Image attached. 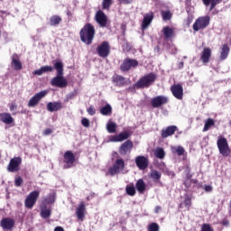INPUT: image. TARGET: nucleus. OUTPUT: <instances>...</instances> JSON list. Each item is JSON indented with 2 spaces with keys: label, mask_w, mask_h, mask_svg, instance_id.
<instances>
[{
  "label": "nucleus",
  "mask_w": 231,
  "mask_h": 231,
  "mask_svg": "<svg viewBox=\"0 0 231 231\" xmlns=\"http://www.w3.org/2000/svg\"><path fill=\"white\" fill-rule=\"evenodd\" d=\"M54 68L57 70V76L54 77L51 84L56 88H66L68 86V79L64 78V64L62 61H57L54 64Z\"/></svg>",
  "instance_id": "1"
},
{
  "label": "nucleus",
  "mask_w": 231,
  "mask_h": 231,
  "mask_svg": "<svg viewBox=\"0 0 231 231\" xmlns=\"http://www.w3.org/2000/svg\"><path fill=\"white\" fill-rule=\"evenodd\" d=\"M80 39L85 44H91L95 39V27L90 23L86 24L79 32Z\"/></svg>",
  "instance_id": "2"
},
{
  "label": "nucleus",
  "mask_w": 231,
  "mask_h": 231,
  "mask_svg": "<svg viewBox=\"0 0 231 231\" xmlns=\"http://www.w3.org/2000/svg\"><path fill=\"white\" fill-rule=\"evenodd\" d=\"M156 74L149 73L141 78L136 83L135 88L138 89H142L143 88H149V86H152L154 84V80H156Z\"/></svg>",
  "instance_id": "3"
},
{
  "label": "nucleus",
  "mask_w": 231,
  "mask_h": 231,
  "mask_svg": "<svg viewBox=\"0 0 231 231\" xmlns=\"http://www.w3.org/2000/svg\"><path fill=\"white\" fill-rule=\"evenodd\" d=\"M217 146L219 153L224 157L230 156V146H228V141L225 137H218L217 141Z\"/></svg>",
  "instance_id": "4"
},
{
  "label": "nucleus",
  "mask_w": 231,
  "mask_h": 231,
  "mask_svg": "<svg viewBox=\"0 0 231 231\" xmlns=\"http://www.w3.org/2000/svg\"><path fill=\"white\" fill-rule=\"evenodd\" d=\"M124 169H125V162H124V159H117L113 166L109 168L107 174L116 176V174H120Z\"/></svg>",
  "instance_id": "5"
},
{
  "label": "nucleus",
  "mask_w": 231,
  "mask_h": 231,
  "mask_svg": "<svg viewBox=\"0 0 231 231\" xmlns=\"http://www.w3.org/2000/svg\"><path fill=\"white\" fill-rule=\"evenodd\" d=\"M210 24V16H201L198 18L193 23L194 32H199V30H205L207 26Z\"/></svg>",
  "instance_id": "6"
},
{
  "label": "nucleus",
  "mask_w": 231,
  "mask_h": 231,
  "mask_svg": "<svg viewBox=\"0 0 231 231\" xmlns=\"http://www.w3.org/2000/svg\"><path fill=\"white\" fill-rule=\"evenodd\" d=\"M40 192L37 190H34L31 192L25 199L24 205L26 208H33V206L35 203H37V199H39Z\"/></svg>",
  "instance_id": "7"
},
{
  "label": "nucleus",
  "mask_w": 231,
  "mask_h": 231,
  "mask_svg": "<svg viewBox=\"0 0 231 231\" xmlns=\"http://www.w3.org/2000/svg\"><path fill=\"white\" fill-rule=\"evenodd\" d=\"M23 163V159L21 157H14L10 160L9 164L7 165L8 172H17L20 171V165Z\"/></svg>",
  "instance_id": "8"
},
{
  "label": "nucleus",
  "mask_w": 231,
  "mask_h": 231,
  "mask_svg": "<svg viewBox=\"0 0 231 231\" xmlns=\"http://www.w3.org/2000/svg\"><path fill=\"white\" fill-rule=\"evenodd\" d=\"M48 95V91L43 90L37 94H35L28 102V107H35L39 102H41L42 98H44V97Z\"/></svg>",
  "instance_id": "9"
},
{
  "label": "nucleus",
  "mask_w": 231,
  "mask_h": 231,
  "mask_svg": "<svg viewBox=\"0 0 231 231\" xmlns=\"http://www.w3.org/2000/svg\"><path fill=\"white\" fill-rule=\"evenodd\" d=\"M169 102V97L165 96H157L151 100V105L154 108L162 107V106H164V104H167Z\"/></svg>",
  "instance_id": "10"
},
{
  "label": "nucleus",
  "mask_w": 231,
  "mask_h": 231,
  "mask_svg": "<svg viewBox=\"0 0 231 231\" xmlns=\"http://www.w3.org/2000/svg\"><path fill=\"white\" fill-rule=\"evenodd\" d=\"M111 50V47H109V42H103L98 47H97V54L99 57H102L103 59H106L109 55V51Z\"/></svg>",
  "instance_id": "11"
},
{
  "label": "nucleus",
  "mask_w": 231,
  "mask_h": 231,
  "mask_svg": "<svg viewBox=\"0 0 231 231\" xmlns=\"http://www.w3.org/2000/svg\"><path fill=\"white\" fill-rule=\"evenodd\" d=\"M138 67V60L133 59H125L121 64V70L129 71L132 68Z\"/></svg>",
  "instance_id": "12"
},
{
  "label": "nucleus",
  "mask_w": 231,
  "mask_h": 231,
  "mask_svg": "<svg viewBox=\"0 0 231 231\" xmlns=\"http://www.w3.org/2000/svg\"><path fill=\"white\" fill-rule=\"evenodd\" d=\"M65 169H70L73 167V163H75V155L71 152V151H68L64 153V160Z\"/></svg>",
  "instance_id": "13"
},
{
  "label": "nucleus",
  "mask_w": 231,
  "mask_h": 231,
  "mask_svg": "<svg viewBox=\"0 0 231 231\" xmlns=\"http://www.w3.org/2000/svg\"><path fill=\"white\" fill-rule=\"evenodd\" d=\"M96 22L101 28H106L107 26V16L104 12L102 11H97L96 14Z\"/></svg>",
  "instance_id": "14"
},
{
  "label": "nucleus",
  "mask_w": 231,
  "mask_h": 231,
  "mask_svg": "<svg viewBox=\"0 0 231 231\" xmlns=\"http://www.w3.org/2000/svg\"><path fill=\"white\" fill-rule=\"evenodd\" d=\"M135 163L140 171H145L149 167V159L145 156L139 155L135 158Z\"/></svg>",
  "instance_id": "15"
},
{
  "label": "nucleus",
  "mask_w": 231,
  "mask_h": 231,
  "mask_svg": "<svg viewBox=\"0 0 231 231\" xmlns=\"http://www.w3.org/2000/svg\"><path fill=\"white\" fill-rule=\"evenodd\" d=\"M0 226L4 230H12L15 226V221L10 217H5L1 220Z\"/></svg>",
  "instance_id": "16"
},
{
  "label": "nucleus",
  "mask_w": 231,
  "mask_h": 231,
  "mask_svg": "<svg viewBox=\"0 0 231 231\" xmlns=\"http://www.w3.org/2000/svg\"><path fill=\"white\" fill-rule=\"evenodd\" d=\"M133 149V142L131 140L125 141L119 148V152L122 156H125L127 152H131Z\"/></svg>",
  "instance_id": "17"
},
{
  "label": "nucleus",
  "mask_w": 231,
  "mask_h": 231,
  "mask_svg": "<svg viewBox=\"0 0 231 231\" xmlns=\"http://www.w3.org/2000/svg\"><path fill=\"white\" fill-rule=\"evenodd\" d=\"M171 93L175 98L181 100L183 98V87L181 85H173L171 88Z\"/></svg>",
  "instance_id": "18"
},
{
  "label": "nucleus",
  "mask_w": 231,
  "mask_h": 231,
  "mask_svg": "<svg viewBox=\"0 0 231 231\" xmlns=\"http://www.w3.org/2000/svg\"><path fill=\"white\" fill-rule=\"evenodd\" d=\"M178 131V126L171 125L162 130V137L169 138V136H172Z\"/></svg>",
  "instance_id": "19"
},
{
  "label": "nucleus",
  "mask_w": 231,
  "mask_h": 231,
  "mask_svg": "<svg viewBox=\"0 0 231 231\" xmlns=\"http://www.w3.org/2000/svg\"><path fill=\"white\" fill-rule=\"evenodd\" d=\"M76 216L79 221H84V217H86V204L84 202H81L77 208Z\"/></svg>",
  "instance_id": "20"
},
{
  "label": "nucleus",
  "mask_w": 231,
  "mask_h": 231,
  "mask_svg": "<svg viewBox=\"0 0 231 231\" xmlns=\"http://www.w3.org/2000/svg\"><path fill=\"white\" fill-rule=\"evenodd\" d=\"M154 19V14L152 12H150L146 14L143 17L142 28L143 30H147L149 27V24L152 23V20Z\"/></svg>",
  "instance_id": "21"
},
{
  "label": "nucleus",
  "mask_w": 231,
  "mask_h": 231,
  "mask_svg": "<svg viewBox=\"0 0 231 231\" xmlns=\"http://www.w3.org/2000/svg\"><path fill=\"white\" fill-rule=\"evenodd\" d=\"M0 121L6 125H12V124L14 122V119L12 117L10 113H2L0 114Z\"/></svg>",
  "instance_id": "22"
},
{
  "label": "nucleus",
  "mask_w": 231,
  "mask_h": 231,
  "mask_svg": "<svg viewBox=\"0 0 231 231\" xmlns=\"http://www.w3.org/2000/svg\"><path fill=\"white\" fill-rule=\"evenodd\" d=\"M212 56V50L210 48H204L203 51L201 52L200 60L204 64H207L208 60H210V57Z\"/></svg>",
  "instance_id": "23"
},
{
  "label": "nucleus",
  "mask_w": 231,
  "mask_h": 231,
  "mask_svg": "<svg viewBox=\"0 0 231 231\" xmlns=\"http://www.w3.org/2000/svg\"><path fill=\"white\" fill-rule=\"evenodd\" d=\"M129 138V133L123 132L117 135H114L110 138V142H124V140H127Z\"/></svg>",
  "instance_id": "24"
},
{
  "label": "nucleus",
  "mask_w": 231,
  "mask_h": 231,
  "mask_svg": "<svg viewBox=\"0 0 231 231\" xmlns=\"http://www.w3.org/2000/svg\"><path fill=\"white\" fill-rule=\"evenodd\" d=\"M47 109L51 113H53V111H59L62 109V104L59 102H50L47 104Z\"/></svg>",
  "instance_id": "25"
},
{
  "label": "nucleus",
  "mask_w": 231,
  "mask_h": 231,
  "mask_svg": "<svg viewBox=\"0 0 231 231\" xmlns=\"http://www.w3.org/2000/svg\"><path fill=\"white\" fill-rule=\"evenodd\" d=\"M223 0H202V3L205 5V6H209V11L212 12L213 8H216L219 3H221Z\"/></svg>",
  "instance_id": "26"
},
{
  "label": "nucleus",
  "mask_w": 231,
  "mask_h": 231,
  "mask_svg": "<svg viewBox=\"0 0 231 231\" xmlns=\"http://www.w3.org/2000/svg\"><path fill=\"white\" fill-rule=\"evenodd\" d=\"M56 198L57 195L55 192H51L48 197L43 199V205H53V203H55Z\"/></svg>",
  "instance_id": "27"
},
{
  "label": "nucleus",
  "mask_w": 231,
  "mask_h": 231,
  "mask_svg": "<svg viewBox=\"0 0 231 231\" xmlns=\"http://www.w3.org/2000/svg\"><path fill=\"white\" fill-rule=\"evenodd\" d=\"M228 53H230V47H228V44H224L221 49L220 52V59L221 60H225L228 58Z\"/></svg>",
  "instance_id": "28"
},
{
  "label": "nucleus",
  "mask_w": 231,
  "mask_h": 231,
  "mask_svg": "<svg viewBox=\"0 0 231 231\" xmlns=\"http://www.w3.org/2000/svg\"><path fill=\"white\" fill-rule=\"evenodd\" d=\"M51 216V209L46 208V205L41 207V217L43 219H48Z\"/></svg>",
  "instance_id": "29"
},
{
  "label": "nucleus",
  "mask_w": 231,
  "mask_h": 231,
  "mask_svg": "<svg viewBox=\"0 0 231 231\" xmlns=\"http://www.w3.org/2000/svg\"><path fill=\"white\" fill-rule=\"evenodd\" d=\"M214 125H216V121H214V119L212 118H208L205 121L203 133H207V131H208V129H210L211 127H214Z\"/></svg>",
  "instance_id": "30"
},
{
  "label": "nucleus",
  "mask_w": 231,
  "mask_h": 231,
  "mask_svg": "<svg viewBox=\"0 0 231 231\" xmlns=\"http://www.w3.org/2000/svg\"><path fill=\"white\" fill-rule=\"evenodd\" d=\"M145 182L143 180H138L136 184H135V189L140 192V194H143L145 192Z\"/></svg>",
  "instance_id": "31"
},
{
  "label": "nucleus",
  "mask_w": 231,
  "mask_h": 231,
  "mask_svg": "<svg viewBox=\"0 0 231 231\" xmlns=\"http://www.w3.org/2000/svg\"><path fill=\"white\" fill-rule=\"evenodd\" d=\"M162 33L166 39H171L174 35V30L169 26L163 27Z\"/></svg>",
  "instance_id": "32"
},
{
  "label": "nucleus",
  "mask_w": 231,
  "mask_h": 231,
  "mask_svg": "<svg viewBox=\"0 0 231 231\" xmlns=\"http://www.w3.org/2000/svg\"><path fill=\"white\" fill-rule=\"evenodd\" d=\"M113 111V108L111 107V105L107 104L105 106L100 108V113L104 116H107V115H111V112Z\"/></svg>",
  "instance_id": "33"
},
{
  "label": "nucleus",
  "mask_w": 231,
  "mask_h": 231,
  "mask_svg": "<svg viewBox=\"0 0 231 231\" xmlns=\"http://www.w3.org/2000/svg\"><path fill=\"white\" fill-rule=\"evenodd\" d=\"M183 205H185L187 210H190V207L192 206V200L189 195H185L183 203L180 205V208H182Z\"/></svg>",
  "instance_id": "34"
},
{
  "label": "nucleus",
  "mask_w": 231,
  "mask_h": 231,
  "mask_svg": "<svg viewBox=\"0 0 231 231\" xmlns=\"http://www.w3.org/2000/svg\"><path fill=\"white\" fill-rule=\"evenodd\" d=\"M150 178H152L153 181H159V180L162 178V173L156 170H153L150 173Z\"/></svg>",
  "instance_id": "35"
},
{
  "label": "nucleus",
  "mask_w": 231,
  "mask_h": 231,
  "mask_svg": "<svg viewBox=\"0 0 231 231\" xmlns=\"http://www.w3.org/2000/svg\"><path fill=\"white\" fill-rule=\"evenodd\" d=\"M114 82L116 86H125V78L122 76H116L114 78Z\"/></svg>",
  "instance_id": "36"
},
{
  "label": "nucleus",
  "mask_w": 231,
  "mask_h": 231,
  "mask_svg": "<svg viewBox=\"0 0 231 231\" xmlns=\"http://www.w3.org/2000/svg\"><path fill=\"white\" fill-rule=\"evenodd\" d=\"M106 131L110 134L116 133V123L108 122L106 124Z\"/></svg>",
  "instance_id": "37"
},
{
  "label": "nucleus",
  "mask_w": 231,
  "mask_h": 231,
  "mask_svg": "<svg viewBox=\"0 0 231 231\" xmlns=\"http://www.w3.org/2000/svg\"><path fill=\"white\" fill-rule=\"evenodd\" d=\"M62 18H60L59 15H53L51 17V26H57V24H60Z\"/></svg>",
  "instance_id": "38"
},
{
  "label": "nucleus",
  "mask_w": 231,
  "mask_h": 231,
  "mask_svg": "<svg viewBox=\"0 0 231 231\" xmlns=\"http://www.w3.org/2000/svg\"><path fill=\"white\" fill-rule=\"evenodd\" d=\"M171 151L172 152L178 154V156H183L185 153V149L182 146L172 147Z\"/></svg>",
  "instance_id": "39"
},
{
  "label": "nucleus",
  "mask_w": 231,
  "mask_h": 231,
  "mask_svg": "<svg viewBox=\"0 0 231 231\" xmlns=\"http://www.w3.org/2000/svg\"><path fill=\"white\" fill-rule=\"evenodd\" d=\"M154 154L156 158H159V160H163V158H165V152L163 151V148L156 149Z\"/></svg>",
  "instance_id": "40"
},
{
  "label": "nucleus",
  "mask_w": 231,
  "mask_h": 231,
  "mask_svg": "<svg viewBox=\"0 0 231 231\" xmlns=\"http://www.w3.org/2000/svg\"><path fill=\"white\" fill-rule=\"evenodd\" d=\"M161 14L164 21H171V19H172V13H171L169 10L162 11Z\"/></svg>",
  "instance_id": "41"
},
{
  "label": "nucleus",
  "mask_w": 231,
  "mask_h": 231,
  "mask_svg": "<svg viewBox=\"0 0 231 231\" xmlns=\"http://www.w3.org/2000/svg\"><path fill=\"white\" fill-rule=\"evenodd\" d=\"M12 64L14 65V69L16 71H19V69H23V64L21 63V61L14 59V57H13V60H12Z\"/></svg>",
  "instance_id": "42"
},
{
  "label": "nucleus",
  "mask_w": 231,
  "mask_h": 231,
  "mask_svg": "<svg viewBox=\"0 0 231 231\" xmlns=\"http://www.w3.org/2000/svg\"><path fill=\"white\" fill-rule=\"evenodd\" d=\"M126 190V194H128V196H134V194H136V189H134V186H126L125 188Z\"/></svg>",
  "instance_id": "43"
},
{
  "label": "nucleus",
  "mask_w": 231,
  "mask_h": 231,
  "mask_svg": "<svg viewBox=\"0 0 231 231\" xmlns=\"http://www.w3.org/2000/svg\"><path fill=\"white\" fill-rule=\"evenodd\" d=\"M184 174L186 180H190V178H192V175L190 174V167H189V165L184 167Z\"/></svg>",
  "instance_id": "44"
},
{
  "label": "nucleus",
  "mask_w": 231,
  "mask_h": 231,
  "mask_svg": "<svg viewBox=\"0 0 231 231\" xmlns=\"http://www.w3.org/2000/svg\"><path fill=\"white\" fill-rule=\"evenodd\" d=\"M159 230H160V226L156 223H152L148 226V231H159Z\"/></svg>",
  "instance_id": "45"
},
{
  "label": "nucleus",
  "mask_w": 231,
  "mask_h": 231,
  "mask_svg": "<svg viewBox=\"0 0 231 231\" xmlns=\"http://www.w3.org/2000/svg\"><path fill=\"white\" fill-rule=\"evenodd\" d=\"M113 4V0H103V9L107 10L109 6Z\"/></svg>",
  "instance_id": "46"
},
{
  "label": "nucleus",
  "mask_w": 231,
  "mask_h": 231,
  "mask_svg": "<svg viewBox=\"0 0 231 231\" xmlns=\"http://www.w3.org/2000/svg\"><path fill=\"white\" fill-rule=\"evenodd\" d=\"M42 69L43 70V73H48V71H53V67L46 65L42 67Z\"/></svg>",
  "instance_id": "47"
},
{
  "label": "nucleus",
  "mask_w": 231,
  "mask_h": 231,
  "mask_svg": "<svg viewBox=\"0 0 231 231\" xmlns=\"http://www.w3.org/2000/svg\"><path fill=\"white\" fill-rule=\"evenodd\" d=\"M14 185L16 187H21V185H23V178L17 177L14 180Z\"/></svg>",
  "instance_id": "48"
},
{
  "label": "nucleus",
  "mask_w": 231,
  "mask_h": 231,
  "mask_svg": "<svg viewBox=\"0 0 231 231\" xmlns=\"http://www.w3.org/2000/svg\"><path fill=\"white\" fill-rule=\"evenodd\" d=\"M201 231H214V229L211 228L210 225L204 224L201 227Z\"/></svg>",
  "instance_id": "49"
},
{
  "label": "nucleus",
  "mask_w": 231,
  "mask_h": 231,
  "mask_svg": "<svg viewBox=\"0 0 231 231\" xmlns=\"http://www.w3.org/2000/svg\"><path fill=\"white\" fill-rule=\"evenodd\" d=\"M81 124L83 127H89V119L88 118H83L81 120Z\"/></svg>",
  "instance_id": "50"
},
{
  "label": "nucleus",
  "mask_w": 231,
  "mask_h": 231,
  "mask_svg": "<svg viewBox=\"0 0 231 231\" xmlns=\"http://www.w3.org/2000/svg\"><path fill=\"white\" fill-rule=\"evenodd\" d=\"M87 111H88V115H90L91 116H93V115H95V113H97V110L93 106L88 107Z\"/></svg>",
  "instance_id": "51"
},
{
  "label": "nucleus",
  "mask_w": 231,
  "mask_h": 231,
  "mask_svg": "<svg viewBox=\"0 0 231 231\" xmlns=\"http://www.w3.org/2000/svg\"><path fill=\"white\" fill-rule=\"evenodd\" d=\"M51 133H53V130H51V128H47L43 131V136H50Z\"/></svg>",
  "instance_id": "52"
},
{
  "label": "nucleus",
  "mask_w": 231,
  "mask_h": 231,
  "mask_svg": "<svg viewBox=\"0 0 231 231\" xmlns=\"http://www.w3.org/2000/svg\"><path fill=\"white\" fill-rule=\"evenodd\" d=\"M44 73V71L42 70V67L40 69L34 70L33 71V75H38L41 76Z\"/></svg>",
  "instance_id": "53"
},
{
  "label": "nucleus",
  "mask_w": 231,
  "mask_h": 231,
  "mask_svg": "<svg viewBox=\"0 0 231 231\" xmlns=\"http://www.w3.org/2000/svg\"><path fill=\"white\" fill-rule=\"evenodd\" d=\"M204 190H205L206 192H212V186H210V185H206V186L204 187Z\"/></svg>",
  "instance_id": "54"
},
{
  "label": "nucleus",
  "mask_w": 231,
  "mask_h": 231,
  "mask_svg": "<svg viewBox=\"0 0 231 231\" xmlns=\"http://www.w3.org/2000/svg\"><path fill=\"white\" fill-rule=\"evenodd\" d=\"M120 3H123V5H131L133 3V0H119Z\"/></svg>",
  "instance_id": "55"
},
{
  "label": "nucleus",
  "mask_w": 231,
  "mask_h": 231,
  "mask_svg": "<svg viewBox=\"0 0 231 231\" xmlns=\"http://www.w3.org/2000/svg\"><path fill=\"white\" fill-rule=\"evenodd\" d=\"M76 95V93H70L67 96V99L71 100L72 98H75Z\"/></svg>",
  "instance_id": "56"
},
{
  "label": "nucleus",
  "mask_w": 231,
  "mask_h": 231,
  "mask_svg": "<svg viewBox=\"0 0 231 231\" xmlns=\"http://www.w3.org/2000/svg\"><path fill=\"white\" fill-rule=\"evenodd\" d=\"M9 109L10 111H15V109H17V106L13 104L9 106Z\"/></svg>",
  "instance_id": "57"
},
{
  "label": "nucleus",
  "mask_w": 231,
  "mask_h": 231,
  "mask_svg": "<svg viewBox=\"0 0 231 231\" xmlns=\"http://www.w3.org/2000/svg\"><path fill=\"white\" fill-rule=\"evenodd\" d=\"M160 210H162V207L157 206L155 207V213L158 214L160 212Z\"/></svg>",
  "instance_id": "58"
},
{
  "label": "nucleus",
  "mask_w": 231,
  "mask_h": 231,
  "mask_svg": "<svg viewBox=\"0 0 231 231\" xmlns=\"http://www.w3.org/2000/svg\"><path fill=\"white\" fill-rule=\"evenodd\" d=\"M222 225H224V226H228V225H229L228 220H223Z\"/></svg>",
  "instance_id": "59"
},
{
  "label": "nucleus",
  "mask_w": 231,
  "mask_h": 231,
  "mask_svg": "<svg viewBox=\"0 0 231 231\" xmlns=\"http://www.w3.org/2000/svg\"><path fill=\"white\" fill-rule=\"evenodd\" d=\"M54 231H64V228H62L60 226H57V227H55Z\"/></svg>",
  "instance_id": "60"
},
{
  "label": "nucleus",
  "mask_w": 231,
  "mask_h": 231,
  "mask_svg": "<svg viewBox=\"0 0 231 231\" xmlns=\"http://www.w3.org/2000/svg\"><path fill=\"white\" fill-rule=\"evenodd\" d=\"M179 68L181 69V68H183V61H180V63H179Z\"/></svg>",
  "instance_id": "61"
}]
</instances>
